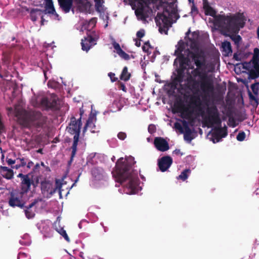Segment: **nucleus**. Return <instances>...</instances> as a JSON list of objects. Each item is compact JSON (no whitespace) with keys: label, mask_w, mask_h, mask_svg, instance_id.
<instances>
[{"label":"nucleus","mask_w":259,"mask_h":259,"mask_svg":"<svg viewBox=\"0 0 259 259\" xmlns=\"http://www.w3.org/2000/svg\"><path fill=\"white\" fill-rule=\"evenodd\" d=\"M25 194L18 190H13L10 193L8 203L13 207H18L24 208L26 203L23 196Z\"/></svg>","instance_id":"obj_9"},{"label":"nucleus","mask_w":259,"mask_h":259,"mask_svg":"<svg viewBox=\"0 0 259 259\" xmlns=\"http://www.w3.org/2000/svg\"><path fill=\"white\" fill-rule=\"evenodd\" d=\"M95 3V8L97 11L100 12V8L102 7L103 0H94Z\"/></svg>","instance_id":"obj_41"},{"label":"nucleus","mask_w":259,"mask_h":259,"mask_svg":"<svg viewBox=\"0 0 259 259\" xmlns=\"http://www.w3.org/2000/svg\"><path fill=\"white\" fill-rule=\"evenodd\" d=\"M174 152L177 154V155H182L183 154L182 152H181V150L180 149H176Z\"/></svg>","instance_id":"obj_64"},{"label":"nucleus","mask_w":259,"mask_h":259,"mask_svg":"<svg viewBox=\"0 0 259 259\" xmlns=\"http://www.w3.org/2000/svg\"><path fill=\"white\" fill-rule=\"evenodd\" d=\"M42 201L41 198H37L34 199L30 204L28 206H24V210L25 212L26 218L28 219H32L35 216V210H32V207L38 202Z\"/></svg>","instance_id":"obj_18"},{"label":"nucleus","mask_w":259,"mask_h":259,"mask_svg":"<svg viewBox=\"0 0 259 259\" xmlns=\"http://www.w3.org/2000/svg\"><path fill=\"white\" fill-rule=\"evenodd\" d=\"M253 67H254V70L255 71L256 73L259 76V64L257 62H253Z\"/></svg>","instance_id":"obj_51"},{"label":"nucleus","mask_w":259,"mask_h":259,"mask_svg":"<svg viewBox=\"0 0 259 259\" xmlns=\"http://www.w3.org/2000/svg\"><path fill=\"white\" fill-rule=\"evenodd\" d=\"M177 108L178 110V112H182L184 111H186V109H185L184 108V105L181 103H180L178 104Z\"/></svg>","instance_id":"obj_53"},{"label":"nucleus","mask_w":259,"mask_h":259,"mask_svg":"<svg viewBox=\"0 0 259 259\" xmlns=\"http://www.w3.org/2000/svg\"><path fill=\"white\" fill-rule=\"evenodd\" d=\"M259 82H256L254 83H253L251 85V89L253 93V94L257 96L258 95L259 92Z\"/></svg>","instance_id":"obj_34"},{"label":"nucleus","mask_w":259,"mask_h":259,"mask_svg":"<svg viewBox=\"0 0 259 259\" xmlns=\"http://www.w3.org/2000/svg\"><path fill=\"white\" fill-rule=\"evenodd\" d=\"M103 169L102 168L95 167L92 169L91 172L93 176L97 179H100L102 177Z\"/></svg>","instance_id":"obj_27"},{"label":"nucleus","mask_w":259,"mask_h":259,"mask_svg":"<svg viewBox=\"0 0 259 259\" xmlns=\"http://www.w3.org/2000/svg\"><path fill=\"white\" fill-rule=\"evenodd\" d=\"M132 167V164L128 160H123L122 157L118 159L115 166L117 181L123 184L127 181V182L125 185L131 192H134L138 185V178L137 174L133 171Z\"/></svg>","instance_id":"obj_3"},{"label":"nucleus","mask_w":259,"mask_h":259,"mask_svg":"<svg viewBox=\"0 0 259 259\" xmlns=\"http://www.w3.org/2000/svg\"><path fill=\"white\" fill-rule=\"evenodd\" d=\"M249 98L250 100L255 101L257 105L258 104V101H257V98L254 96L252 95V94L250 92H249Z\"/></svg>","instance_id":"obj_57"},{"label":"nucleus","mask_w":259,"mask_h":259,"mask_svg":"<svg viewBox=\"0 0 259 259\" xmlns=\"http://www.w3.org/2000/svg\"><path fill=\"white\" fill-rule=\"evenodd\" d=\"M148 130L150 134H152L156 132V126L153 124H150L148 126Z\"/></svg>","instance_id":"obj_46"},{"label":"nucleus","mask_w":259,"mask_h":259,"mask_svg":"<svg viewBox=\"0 0 259 259\" xmlns=\"http://www.w3.org/2000/svg\"><path fill=\"white\" fill-rule=\"evenodd\" d=\"M115 75V73L112 72H109L108 73V76L110 77L111 81L113 82L116 81L118 79V78L116 77Z\"/></svg>","instance_id":"obj_50"},{"label":"nucleus","mask_w":259,"mask_h":259,"mask_svg":"<svg viewBox=\"0 0 259 259\" xmlns=\"http://www.w3.org/2000/svg\"><path fill=\"white\" fill-rule=\"evenodd\" d=\"M189 40L191 42L190 47V48L194 51L193 53L201 52L203 54V53L202 51H199V46L197 41L193 39H190Z\"/></svg>","instance_id":"obj_32"},{"label":"nucleus","mask_w":259,"mask_h":259,"mask_svg":"<svg viewBox=\"0 0 259 259\" xmlns=\"http://www.w3.org/2000/svg\"><path fill=\"white\" fill-rule=\"evenodd\" d=\"M212 142L213 143L219 142L220 141L221 139L223 138L221 136L219 135V133H215L213 131L212 133Z\"/></svg>","instance_id":"obj_36"},{"label":"nucleus","mask_w":259,"mask_h":259,"mask_svg":"<svg viewBox=\"0 0 259 259\" xmlns=\"http://www.w3.org/2000/svg\"><path fill=\"white\" fill-rule=\"evenodd\" d=\"M229 122L230 123V124H229L230 126H231L233 127L236 126V124L235 123V120L233 118L229 117Z\"/></svg>","instance_id":"obj_56"},{"label":"nucleus","mask_w":259,"mask_h":259,"mask_svg":"<svg viewBox=\"0 0 259 259\" xmlns=\"http://www.w3.org/2000/svg\"><path fill=\"white\" fill-rule=\"evenodd\" d=\"M17 258L18 259H30V256L24 252H20Z\"/></svg>","instance_id":"obj_45"},{"label":"nucleus","mask_w":259,"mask_h":259,"mask_svg":"<svg viewBox=\"0 0 259 259\" xmlns=\"http://www.w3.org/2000/svg\"><path fill=\"white\" fill-rule=\"evenodd\" d=\"M175 127L176 129L179 130L181 133L183 132V127L181 124L179 122H176L175 123Z\"/></svg>","instance_id":"obj_54"},{"label":"nucleus","mask_w":259,"mask_h":259,"mask_svg":"<svg viewBox=\"0 0 259 259\" xmlns=\"http://www.w3.org/2000/svg\"><path fill=\"white\" fill-rule=\"evenodd\" d=\"M204 122L208 127H212L214 125H220L222 123V120L220 114L206 116L204 118Z\"/></svg>","instance_id":"obj_19"},{"label":"nucleus","mask_w":259,"mask_h":259,"mask_svg":"<svg viewBox=\"0 0 259 259\" xmlns=\"http://www.w3.org/2000/svg\"><path fill=\"white\" fill-rule=\"evenodd\" d=\"M191 170L189 169H186L184 170L181 174L178 177V179L185 181L188 177V174L190 173Z\"/></svg>","instance_id":"obj_33"},{"label":"nucleus","mask_w":259,"mask_h":259,"mask_svg":"<svg viewBox=\"0 0 259 259\" xmlns=\"http://www.w3.org/2000/svg\"><path fill=\"white\" fill-rule=\"evenodd\" d=\"M95 127H96V126L93 123V124H92L91 125H90V126L89 127L91 128V132L92 133H98L99 132L98 131H97L94 129V128H95Z\"/></svg>","instance_id":"obj_61"},{"label":"nucleus","mask_w":259,"mask_h":259,"mask_svg":"<svg viewBox=\"0 0 259 259\" xmlns=\"http://www.w3.org/2000/svg\"><path fill=\"white\" fill-rule=\"evenodd\" d=\"M224 30L226 33L225 34L226 36H229L230 38L234 42L235 44L236 45H238L241 41L242 38L239 35H236V33H238L239 30L236 32H229L226 30L223 29Z\"/></svg>","instance_id":"obj_23"},{"label":"nucleus","mask_w":259,"mask_h":259,"mask_svg":"<svg viewBox=\"0 0 259 259\" xmlns=\"http://www.w3.org/2000/svg\"><path fill=\"white\" fill-rule=\"evenodd\" d=\"M249 78L252 79H255L259 77L258 75L256 73L255 71H254L253 69H251L249 71Z\"/></svg>","instance_id":"obj_43"},{"label":"nucleus","mask_w":259,"mask_h":259,"mask_svg":"<svg viewBox=\"0 0 259 259\" xmlns=\"http://www.w3.org/2000/svg\"><path fill=\"white\" fill-rule=\"evenodd\" d=\"M56 187L52 190L53 187L52 183L48 180H45L41 182V190L42 192H49L51 194H53L55 192L56 190L58 189L59 192V195L60 198H62V184L61 183L59 180L56 179L55 181Z\"/></svg>","instance_id":"obj_13"},{"label":"nucleus","mask_w":259,"mask_h":259,"mask_svg":"<svg viewBox=\"0 0 259 259\" xmlns=\"http://www.w3.org/2000/svg\"><path fill=\"white\" fill-rule=\"evenodd\" d=\"M192 3H193V5L191 7V13L192 14H194L195 15L198 13V10L194 3V0H192Z\"/></svg>","instance_id":"obj_48"},{"label":"nucleus","mask_w":259,"mask_h":259,"mask_svg":"<svg viewBox=\"0 0 259 259\" xmlns=\"http://www.w3.org/2000/svg\"><path fill=\"white\" fill-rule=\"evenodd\" d=\"M137 36L138 38H141L145 35V31L143 29H141L137 32Z\"/></svg>","instance_id":"obj_52"},{"label":"nucleus","mask_w":259,"mask_h":259,"mask_svg":"<svg viewBox=\"0 0 259 259\" xmlns=\"http://www.w3.org/2000/svg\"><path fill=\"white\" fill-rule=\"evenodd\" d=\"M206 116H212L220 114L219 110L215 105L209 106L206 109Z\"/></svg>","instance_id":"obj_28"},{"label":"nucleus","mask_w":259,"mask_h":259,"mask_svg":"<svg viewBox=\"0 0 259 259\" xmlns=\"http://www.w3.org/2000/svg\"><path fill=\"white\" fill-rule=\"evenodd\" d=\"M200 87L203 94V98L208 97L214 91V85L211 76L203 75L202 79H201Z\"/></svg>","instance_id":"obj_12"},{"label":"nucleus","mask_w":259,"mask_h":259,"mask_svg":"<svg viewBox=\"0 0 259 259\" xmlns=\"http://www.w3.org/2000/svg\"><path fill=\"white\" fill-rule=\"evenodd\" d=\"M202 3L205 15L214 18L215 26L233 32H237L244 27L245 19L243 13H238L230 16L217 15V11L210 6L208 0H202Z\"/></svg>","instance_id":"obj_1"},{"label":"nucleus","mask_w":259,"mask_h":259,"mask_svg":"<svg viewBox=\"0 0 259 259\" xmlns=\"http://www.w3.org/2000/svg\"><path fill=\"white\" fill-rule=\"evenodd\" d=\"M97 39L91 35H88L82 39L81 42V49L83 51L88 52L89 50L96 44Z\"/></svg>","instance_id":"obj_15"},{"label":"nucleus","mask_w":259,"mask_h":259,"mask_svg":"<svg viewBox=\"0 0 259 259\" xmlns=\"http://www.w3.org/2000/svg\"><path fill=\"white\" fill-rule=\"evenodd\" d=\"M82 125L81 121V117H79L78 119L74 116H72L70 118V122L69 125L67 127V131L70 134H74L73 137V142L71 146V154L70 159L68 161V164L70 165L75 157L76 151L77 146L79 141V138L80 133V128Z\"/></svg>","instance_id":"obj_4"},{"label":"nucleus","mask_w":259,"mask_h":259,"mask_svg":"<svg viewBox=\"0 0 259 259\" xmlns=\"http://www.w3.org/2000/svg\"><path fill=\"white\" fill-rule=\"evenodd\" d=\"M118 55L122 59L125 60H128L130 59V56L128 54L126 53L125 52L122 51L120 53H119Z\"/></svg>","instance_id":"obj_44"},{"label":"nucleus","mask_w":259,"mask_h":259,"mask_svg":"<svg viewBox=\"0 0 259 259\" xmlns=\"http://www.w3.org/2000/svg\"><path fill=\"white\" fill-rule=\"evenodd\" d=\"M1 173L2 176L6 179L10 180L13 178L14 173L12 169L6 166H1Z\"/></svg>","instance_id":"obj_22"},{"label":"nucleus","mask_w":259,"mask_h":259,"mask_svg":"<svg viewBox=\"0 0 259 259\" xmlns=\"http://www.w3.org/2000/svg\"><path fill=\"white\" fill-rule=\"evenodd\" d=\"M40 105L46 110L58 111L60 108L58 98L54 95H52L50 97H44L41 98L40 100Z\"/></svg>","instance_id":"obj_11"},{"label":"nucleus","mask_w":259,"mask_h":259,"mask_svg":"<svg viewBox=\"0 0 259 259\" xmlns=\"http://www.w3.org/2000/svg\"><path fill=\"white\" fill-rule=\"evenodd\" d=\"M135 12L138 19L145 21L149 17V15L152 12V10L149 7L142 6L137 8Z\"/></svg>","instance_id":"obj_16"},{"label":"nucleus","mask_w":259,"mask_h":259,"mask_svg":"<svg viewBox=\"0 0 259 259\" xmlns=\"http://www.w3.org/2000/svg\"><path fill=\"white\" fill-rule=\"evenodd\" d=\"M58 1L62 11L65 13H69L72 7L73 0H58Z\"/></svg>","instance_id":"obj_21"},{"label":"nucleus","mask_w":259,"mask_h":259,"mask_svg":"<svg viewBox=\"0 0 259 259\" xmlns=\"http://www.w3.org/2000/svg\"><path fill=\"white\" fill-rule=\"evenodd\" d=\"M245 137V133L244 132L242 131L238 133L236 137V139L238 141L241 142L244 140Z\"/></svg>","instance_id":"obj_42"},{"label":"nucleus","mask_w":259,"mask_h":259,"mask_svg":"<svg viewBox=\"0 0 259 259\" xmlns=\"http://www.w3.org/2000/svg\"><path fill=\"white\" fill-rule=\"evenodd\" d=\"M155 20L157 25L159 27V32L161 33H164L167 34L168 30L171 26L169 17L164 13H158Z\"/></svg>","instance_id":"obj_10"},{"label":"nucleus","mask_w":259,"mask_h":259,"mask_svg":"<svg viewBox=\"0 0 259 259\" xmlns=\"http://www.w3.org/2000/svg\"><path fill=\"white\" fill-rule=\"evenodd\" d=\"M45 8L46 10L44 11L45 14H52L57 17L58 16V15L56 13L53 1L46 2Z\"/></svg>","instance_id":"obj_24"},{"label":"nucleus","mask_w":259,"mask_h":259,"mask_svg":"<svg viewBox=\"0 0 259 259\" xmlns=\"http://www.w3.org/2000/svg\"><path fill=\"white\" fill-rule=\"evenodd\" d=\"M259 58V49L255 48L253 50V62H257Z\"/></svg>","instance_id":"obj_40"},{"label":"nucleus","mask_w":259,"mask_h":259,"mask_svg":"<svg viewBox=\"0 0 259 259\" xmlns=\"http://www.w3.org/2000/svg\"><path fill=\"white\" fill-rule=\"evenodd\" d=\"M20 164L22 167L24 166L26 164V161L24 158H20Z\"/></svg>","instance_id":"obj_60"},{"label":"nucleus","mask_w":259,"mask_h":259,"mask_svg":"<svg viewBox=\"0 0 259 259\" xmlns=\"http://www.w3.org/2000/svg\"><path fill=\"white\" fill-rule=\"evenodd\" d=\"M151 45L149 41L145 42L144 45L142 47L143 51L148 54V50L149 48H151Z\"/></svg>","instance_id":"obj_47"},{"label":"nucleus","mask_w":259,"mask_h":259,"mask_svg":"<svg viewBox=\"0 0 259 259\" xmlns=\"http://www.w3.org/2000/svg\"><path fill=\"white\" fill-rule=\"evenodd\" d=\"M186 44L181 40L178 42L177 49L175 52V55L177 56V58L174 61V65L176 64L177 60L179 61V66L178 68L179 69L185 71L186 65L190 61L189 57H191L193 52L189 49H186Z\"/></svg>","instance_id":"obj_5"},{"label":"nucleus","mask_w":259,"mask_h":259,"mask_svg":"<svg viewBox=\"0 0 259 259\" xmlns=\"http://www.w3.org/2000/svg\"><path fill=\"white\" fill-rule=\"evenodd\" d=\"M14 112L18 123L23 128L44 129L47 125L48 117L39 111L15 107Z\"/></svg>","instance_id":"obj_2"},{"label":"nucleus","mask_w":259,"mask_h":259,"mask_svg":"<svg viewBox=\"0 0 259 259\" xmlns=\"http://www.w3.org/2000/svg\"><path fill=\"white\" fill-rule=\"evenodd\" d=\"M78 5L80 9L82 11H87L91 7V4L89 2H84L82 0H78Z\"/></svg>","instance_id":"obj_31"},{"label":"nucleus","mask_w":259,"mask_h":259,"mask_svg":"<svg viewBox=\"0 0 259 259\" xmlns=\"http://www.w3.org/2000/svg\"><path fill=\"white\" fill-rule=\"evenodd\" d=\"M93 124V119L91 117L89 118V119L87 120V122L83 128L82 133L83 134H84L87 130V128L90 126V125H91Z\"/></svg>","instance_id":"obj_39"},{"label":"nucleus","mask_w":259,"mask_h":259,"mask_svg":"<svg viewBox=\"0 0 259 259\" xmlns=\"http://www.w3.org/2000/svg\"><path fill=\"white\" fill-rule=\"evenodd\" d=\"M57 232L62 236L67 241L70 242V239L65 230L63 228H60L59 230H57Z\"/></svg>","instance_id":"obj_35"},{"label":"nucleus","mask_w":259,"mask_h":259,"mask_svg":"<svg viewBox=\"0 0 259 259\" xmlns=\"http://www.w3.org/2000/svg\"><path fill=\"white\" fill-rule=\"evenodd\" d=\"M177 73H173L175 77L172 80V83L175 86L177 85L178 83H181L183 81L185 76V71L178 68L176 69Z\"/></svg>","instance_id":"obj_20"},{"label":"nucleus","mask_w":259,"mask_h":259,"mask_svg":"<svg viewBox=\"0 0 259 259\" xmlns=\"http://www.w3.org/2000/svg\"><path fill=\"white\" fill-rule=\"evenodd\" d=\"M38 11H41V10L38 9H32L30 11L31 20L33 22L36 21L37 19L36 15L34 14V12H38Z\"/></svg>","instance_id":"obj_37"},{"label":"nucleus","mask_w":259,"mask_h":259,"mask_svg":"<svg viewBox=\"0 0 259 259\" xmlns=\"http://www.w3.org/2000/svg\"><path fill=\"white\" fill-rule=\"evenodd\" d=\"M222 48L223 51L225 52V56H228L232 53V47L231 43L228 41H225L222 44Z\"/></svg>","instance_id":"obj_26"},{"label":"nucleus","mask_w":259,"mask_h":259,"mask_svg":"<svg viewBox=\"0 0 259 259\" xmlns=\"http://www.w3.org/2000/svg\"><path fill=\"white\" fill-rule=\"evenodd\" d=\"M117 137L121 140H124L126 138V134L124 132H120L117 134Z\"/></svg>","instance_id":"obj_49"},{"label":"nucleus","mask_w":259,"mask_h":259,"mask_svg":"<svg viewBox=\"0 0 259 259\" xmlns=\"http://www.w3.org/2000/svg\"><path fill=\"white\" fill-rule=\"evenodd\" d=\"M131 77V74L128 72V68L126 66L124 67L120 75V79L124 81H128Z\"/></svg>","instance_id":"obj_30"},{"label":"nucleus","mask_w":259,"mask_h":259,"mask_svg":"<svg viewBox=\"0 0 259 259\" xmlns=\"http://www.w3.org/2000/svg\"><path fill=\"white\" fill-rule=\"evenodd\" d=\"M39 168H40V165H39V163H36L35 165V166H34V168L33 169V171L34 172H36L39 171Z\"/></svg>","instance_id":"obj_59"},{"label":"nucleus","mask_w":259,"mask_h":259,"mask_svg":"<svg viewBox=\"0 0 259 259\" xmlns=\"http://www.w3.org/2000/svg\"><path fill=\"white\" fill-rule=\"evenodd\" d=\"M154 145L158 151L162 152L166 151L169 148L167 141L160 137L155 138Z\"/></svg>","instance_id":"obj_17"},{"label":"nucleus","mask_w":259,"mask_h":259,"mask_svg":"<svg viewBox=\"0 0 259 259\" xmlns=\"http://www.w3.org/2000/svg\"><path fill=\"white\" fill-rule=\"evenodd\" d=\"M171 13L174 15V18L176 19V20H178L180 18L179 15L175 10L172 11Z\"/></svg>","instance_id":"obj_62"},{"label":"nucleus","mask_w":259,"mask_h":259,"mask_svg":"<svg viewBox=\"0 0 259 259\" xmlns=\"http://www.w3.org/2000/svg\"><path fill=\"white\" fill-rule=\"evenodd\" d=\"M221 125V124L220 125H218V127H215L213 129L214 132L219 133L220 136L223 138H225L228 135L227 128L226 126L222 127Z\"/></svg>","instance_id":"obj_29"},{"label":"nucleus","mask_w":259,"mask_h":259,"mask_svg":"<svg viewBox=\"0 0 259 259\" xmlns=\"http://www.w3.org/2000/svg\"><path fill=\"white\" fill-rule=\"evenodd\" d=\"M7 162L8 163V164L10 165H12V164H14L15 162H16V160H13L12 159H11V158H7Z\"/></svg>","instance_id":"obj_58"},{"label":"nucleus","mask_w":259,"mask_h":259,"mask_svg":"<svg viewBox=\"0 0 259 259\" xmlns=\"http://www.w3.org/2000/svg\"><path fill=\"white\" fill-rule=\"evenodd\" d=\"M191 58L197 67L192 71L193 76L195 77L199 76L201 79H202L203 75H207L205 72H202L200 71V69L205 65V59L204 54L201 52H195L193 53Z\"/></svg>","instance_id":"obj_7"},{"label":"nucleus","mask_w":259,"mask_h":259,"mask_svg":"<svg viewBox=\"0 0 259 259\" xmlns=\"http://www.w3.org/2000/svg\"><path fill=\"white\" fill-rule=\"evenodd\" d=\"M18 178H21L20 189L21 192L24 194H26L30 190L31 185L33 187H36L39 183V178L36 177L34 181L33 180V176L31 174L24 175L22 173L19 174L17 176Z\"/></svg>","instance_id":"obj_6"},{"label":"nucleus","mask_w":259,"mask_h":259,"mask_svg":"<svg viewBox=\"0 0 259 259\" xmlns=\"http://www.w3.org/2000/svg\"><path fill=\"white\" fill-rule=\"evenodd\" d=\"M198 84V82L196 80H194L193 83L191 85V90L193 94L191 95L190 97V103L195 107L198 112L201 114L202 116H203L204 112L203 108L201 107L202 101L200 96L198 95L199 90Z\"/></svg>","instance_id":"obj_8"},{"label":"nucleus","mask_w":259,"mask_h":259,"mask_svg":"<svg viewBox=\"0 0 259 259\" xmlns=\"http://www.w3.org/2000/svg\"><path fill=\"white\" fill-rule=\"evenodd\" d=\"M113 47L116 50V53L118 55L123 50L120 48L119 44L116 42L115 41H113L112 43Z\"/></svg>","instance_id":"obj_38"},{"label":"nucleus","mask_w":259,"mask_h":259,"mask_svg":"<svg viewBox=\"0 0 259 259\" xmlns=\"http://www.w3.org/2000/svg\"><path fill=\"white\" fill-rule=\"evenodd\" d=\"M250 63L249 62H244L243 64V68L246 69H247L248 70V68L250 66Z\"/></svg>","instance_id":"obj_63"},{"label":"nucleus","mask_w":259,"mask_h":259,"mask_svg":"<svg viewBox=\"0 0 259 259\" xmlns=\"http://www.w3.org/2000/svg\"><path fill=\"white\" fill-rule=\"evenodd\" d=\"M183 125L185 128V133L184 135V139L185 140L191 141L193 139V138L191 137L192 133V130L188 126L186 121H184L183 122Z\"/></svg>","instance_id":"obj_25"},{"label":"nucleus","mask_w":259,"mask_h":259,"mask_svg":"<svg viewBox=\"0 0 259 259\" xmlns=\"http://www.w3.org/2000/svg\"><path fill=\"white\" fill-rule=\"evenodd\" d=\"M173 162L172 158L169 156H164L158 160V166L162 172L166 171Z\"/></svg>","instance_id":"obj_14"},{"label":"nucleus","mask_w":259,"mask_h":259,"mask_svg":"<svg viewBox=\"0 0 259 259\" xmlns=\"http://www.w3.org/2000/svg\"><path fill=\"white\" fill-rule=\"evenodd\" d=\"M118 88L120 89V90H122L123 92H126V88L125 87V85H124V84L121 82H120L119 83V87Z\"/></svg>","instance_id":"obj_55"}]
</instances>
